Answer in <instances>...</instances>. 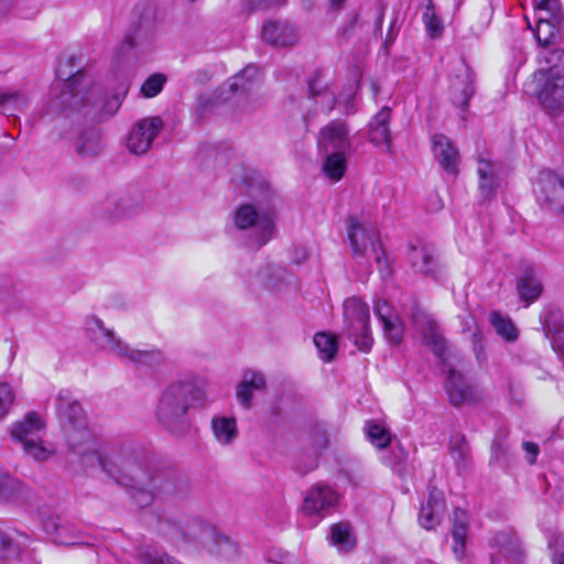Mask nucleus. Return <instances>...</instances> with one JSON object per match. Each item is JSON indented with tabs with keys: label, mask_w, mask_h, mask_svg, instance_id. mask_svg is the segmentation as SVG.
I'll return each instance as SVG.
<instances>
[{
	"label": "nucleus",
	"mask_w": 564,
	"mask_h": 564,
	"mask_svg": "<svg viewBox=\"0 0 564 564\" xmlns=\"http://www.w3.org/2000/svg\"><path fill=\"white\" fill-rule=\"evenodd\" d=\"M101 151V135L95 129L84 131L76 141V152L83 159L96 158Z\"/></svg>",
	"instance_id": "30"
},
{
	"label": "nucleus",
	"mask_w": 564,
	"mask_h": 564,
	"mask_svg": "<svg viewBox=\"0 0 564 564\" xmlns=\"http://www.w3.org/2000/svg\"><path fill=\"white\" fill-rule=\"evenodd\" d=\"M163 127V120L158 116L139 120L127 137V149L137 155L145 154Z\"/></svg>",
	"instance_id": "13"
},
{
	"label": "nucleus",
	"mask_w": 564,
	"mask_h": 564,
	"mask_svg": "<svg viewBox=\"0 0 564 564\" xmlns=\"http://www.w3.org/2000/svg\"><path fill=\"white\" fill-rule=\"evenodd\" d=\"M198 522L200 528L199 533H195L189 529L184 531L169 521H162L160 523V532L172 542L183 541L186 536L200 539L205 535H212L214 538V547L209 550L212 553H215L217 556L226 561L236 556L238 547L234 541L225 535L216 534L214 528L207 523L202 521Z\"/></svg>",
	"instance_id": "11"
},
{
	"label": "nucleus",
	"mask_w": 564,
	"mask_h": 564,
	"mask_svg": "<svg viewBox=\"0 0 564 564\" xmlns=\"http://www.w3.org/2000/svg\"><path fill=\"white\" fill-rule=\"evenodd\" d=\"M517 290L520 299L527 303L525 306H529L540 296L542 292V284L536 278L533 269L529 268L523 271L518 279Z\"/></svg>",
	"instance_id": "29"
},
{
	"label": "nucleus",
	"mask_w": 564,
	"mask_h": 564,
	"mask_svg": "<svg viewBox=\"0 0 564 564\" xmlns=\"http://www.w3.org/2000/svg\"><path fill=\"white\" fill-rule=\"evenodd\" d=\"M348 239L351 256L359 265L368 269L373 260L381 272L388 269L387 258L379 232L372 221L361 216L349 217Z\"/></svg>",
	"instance_id": "7"
},
{
	"label": "nucleus",
	"mask_w": 564,
	"mask_h": 564,
	"mask_svg": "<svg viewBox=\"0 0 564 564\" xmlns=\"http://www.w3.org/2000/svg\"><path fill=\"white\" fill-rule=\"evenodd\" d=\"M338 501V494L329 486L314 485L306 494L302 510L307 516L321 514L333 508Z\"/></svg>",
	"instance_id": "18"
},
{
	"label": "nucleus",
	"mask_w": 564,
	"mask_h": 564,
	"mask_svg": "<svg viewBox=\"0 0 564 564\" xmlns=\"http://www.w3.org/2000/svg\"><path fill=\"white\" fill-rule=\"evenodd\" d=\"M490 322L496 332L506 340H514L518 337V330L510 318L502 316L498 312L490 314Z\"/></svg>",
	"instance_id": "39"
},
{
	"label": "nucleus",
	"mask_w": 564,
	"mask_h": 564,
	"mask_svg": "<svg viewBox=\"0 0 564 564\" xmlns=\"http://www.w3.org/2000/svg\"><path fill=\"white\" fill-rule=\"evenodd\" d=\"M278 200L273 189L269 185H265L263 196L258 199L257 206L253 204H243L235 212V226L239 230L253 229L254 237L250 243L257 249L267 245L275 235V210Z\"/></svg>",
	"instance_id": "6"
},
{
	"label": "nucleus",
	"mask_w": 564,
	"mask_h": 564,
	"mask_svg": "<svg viewBox=\"0 0 564 564\" xmlns=\"http://www.w3.org/2000/svg\"><path fill=\"white\" fill-rule=\"evenodd\" d=\"M264 388V376L258 371L247 370L243 372L242 379L237 386L236 395L243 408L250 409L254 392L262 391Z\"/></svg>",
	"instance_id": "22"
},
{
	"label": "nucleus",
	"mask_w": 564,
	"mask_h": 564,
	"mask_svg": "<svg viewBox=\"0 0 564 564\" xmlns=\"http://www.w3.org/2000/svg\"><path fill=\"white\" fill-rule=\"evenodd\" d=\"M474 82L475 75L473 70L464 62H460L451 79L449 93L452 102L456 108L460 109L459 116L462 119H465L469 100L475 94Z\"/></svg>",
	"instance_id": "16"
},
{
	"label": "nucleus",
	"mask_w": 564,
	"mask_h": 564,
	"mask_svg": "<svg viewBox=\"0 0 564 564\" xmlns=\"http://www.w3.org/2000/svg\"><path fill=\"white\" fill-rule=\"evenodd\" d=\"M369 318V307L360 299L350 297L344 302V322L347 336L352 338L355 345L362 351H369L372 346Z\"/></svg>",
	"instance_id": "10"
},
{
	"label": "nucleus",
	"mask_w": 564,
	"mask_h": 564,
	"mask_svg": "<svg viewBox=\"0 0 564 564\" xmlns=\"http://www.w3.org/2000/svg\"><path fill=\"white\" fill-rule=\"evenodd\" d=\"M317 147L322 153L349 151L351 138L346 122L333 120L324 126L317 137Z\"/></svg>",
	"instance_id": "17"
},
{
	"label": "nucleus",
	"mask_w": 564,
	"mask_h": 564,
	"mask_svg": "<svg viewBox=\"0 0 564 564\" xmlns=\"http://www.w3.org/2000/svg\"><path fill=\"white\" fill-rule=\"evenodd\" d=\"M382 308V313L387 316V317H397L398 315L394 314L390 307V305L386 302V301H382V302H378L377 305H376V313L378 315V317L380 318V311Z\"/></svg>",
	"instance_id": "55"
},
{
	"label": "nucleus",
	"mask_w": 564,
	"mask_h": 564,
	"mask_svg": "<svg viewBox=\"0 0 564 564\" xmlns=\"http://www.w3.org/2000/svg\"><path fill=\"white\" fill-rule=\"evenodd\" d=\"M314 344L322 360L327 362L333 360L338 349L337 338L334 335L325 332L317 333L314 337Z\"/></svg>",
	"instance_id": "35"
},
{
	"label": "nucleus",
	"mask_w": 564,
	"mask_h": 564,
	"mask_svg": "<svg viewBox=\"0 0 564 564\" xmlns=\"http://www.w3.org/2000/svg\"><path fill=\"white\" fill-rule=\"evenodd\" d=\"M549 546L551 549H554V564H564V536H554L550 539Z\"/></svg>",
	"instance_id": "51"
},
{
	"label": "nucleus",
	"mask_w": 564,
	"mask_h": 564,
	"mask_svg": "<svg viewBox=\"0 0 564 564\" xmlns=\"http://www.w3.org/2000/svg\"><path fill=\"white\" fill-rule=\"evenodd\" d=\"M525 91L536 97L540 106L550 117L564 115V77L552 79L544 73H533L524 85Z\"/></svg>",
	"instance_id": "9"
},
{
	"label": "nucleus",
	"mask_w": 564,
	"mask_h": 564,
	"mask_svg": "<svg viewBox=\"0 0 564 564\" xmlns=\"http://www.w3.org/2000/svg\"><path fill=\"white\" fill-rule=\"evenodd\" d=\"M467 530V513L462 509H456L453 513L452 536L454 541L453 553L457 560H462L465 555Z\"/></svg>",
	"instance_id": "25"
},
{
	"label": "nucleus",
	"mask_w": 564,
	"mask_h": 564,
	"mask_svg": "<svg viewBox=\"0 0 564 564\" xmlns=\"http://www.w3.org/2000/svg\"><path fill=\"white\" fill-rule=\"evenodd\" d=\"M308 89L316 108L321 112L329 113L335 108V94L327 88H319L318 79L311 80Z\"/></svg>",
	"instance_id": "31"
},
{
	"label": "nucleus",
	"mask_w": 564,
	"mask_h": 564,
	"mask_svg": "<svg viewBox=\"0 0 564 564\" xmlns=\"http://www.w3.org/2000/svg\"><path fill=\"white\" fill-rule=\"evenodd\" d=\"M15 394L8 383H0V420L7 416L14 402Z\"/></svg>",
	"instance_id": "47"
},
{
	"label": "nucleus",
	"mask_w": 564,
	"mask_h": 564,
	"mask_svg": "<svg viewBox=\"0 0 564 564\" xmlns=\"http://www.w3.org/2000/svg\"><path fill=\"white\" fill-rule=\"evenodd\" d=\"M10 4V0H0V12H4L8 10Z\"/></svg>",
	"instance_id": "57"
},
{
	"label": "nucleus",
	"mask_w": 564,
	"mask_h": 564,
	"mask_svg": "<svg viewBox=\"0 0 564 564\" xmlns=\"http://www.w3.org/2000/svg\"><path fill=\"white\" fill-rule=\"evenodd\" d=\"M409 259L415 272L436 278L437 261L432 250L426 247L412 248Z\"/></svg>",
	"instance_id": "26"
},
{
	"label": "nucleus",
	"mask_w": 564,
	"mask_h": 564,
	"mask_svg": "<svg viewBox=\"0 0 564 564\" xmlns=\"http://www.w3.org/2000/svg\"><path fill=\"white\" fill-rule=\"evenodd\" d=\"M380 321L383 325L386 336L394 344H399L403 335V326L400 322L399 316L387 317L382 310L380 311Z\"/></svg>",
	"instance_id": "44"
},
{
	"label": "nucleus",
	"mask_w": 564,
	"mask_h": 564,
	"mask_svg": "<svg viewBox=\"0 0 564 564\" xmlns=\"http://www.w3.org/2000/svg\"><path fill=\"white\" fill-rule=\"evenodd\" d=\"M210 427L216 442L221 446H230L238 437L234 416L216 415L212 419Z\"/></svg>",
	"instance_id": "24"
},
{
	"label": "nucleus",
	"mask_w": 564,
	"mask_h": 564,
	"mask_svg": "<svg viewBox=\"0 0 564 564\" xmlns=\"http://www.w3.org/2000/svg\"><path fill=\"white\" fill-rule=\"evenodd\" d=\"M166 80L167 78L164 74L154 73L150 75L140 88L141 95L145 98H153L158 96L162 91Z\"/></svg>",
	"instance_id": "42"
},
{
	"label": "nucleus",
	"mask_w": 564,
	"mask_h": 564,
	"mask_svg": "<svg viewBox=\"0 0 564 564\" xmlns=\"http://www.w3.org/2000/svg\"><path fill=\"white\" fill-rule=\"evenodd\" d=\"M494 541L499 546L502 556L518 560L520 555V544L516 536L501 532L495 536Z\"/></svg>",
	"instance_id": "41"
},
{
	"label": "nucleus",
	"mask_w": 564,
	"mask_h": 564,
	"mask_svg": "<svg viewBox=\"0 0 564 564\" xmlns=\"http://www.w3.org/2000/svg\"><path fill=\"white\" fill-rule=\"evenodd\" d=\"M129 88H130V83L127 79H124L120 84L117 93L105 102L104 111L108 115H113L115 112H117V110L121 106L123 98L128 94Z\"/></svg>",
	"instance_id": "45"
},
{
	"label": "nucleus",
	"mask_w": 564,
	"mask_h": 564,
	"mask_svg": "<svg viewBox=\"0 0 564 564\" xmlns=\"http://www.w3.org/2000/svg\"><path fill=\"white\" fill-rule=\"evenodd\" d=\"M324 154L323 171L326 176L335 182L341 180L347 169L346 153L330 152Z\"/></svg>",
	"instance_id": "32"
},
{
	"label": "nucleus",
	"mask_w": 564,
	"mask_h": 564,
	"mask_svg": "<svg viewBox=\"0 0 564 564\" xmlns=\"http://www.w3.org/2000/svg\"><path fill=\"white\" fill-rule=\"evenodd\" d=\"M545 62L549 65L547 68H540L535 73H544L552 76V79L557 77H564V51L554 50L549 53L545 57Z\"/></svg>",
	"instance_id": "40"
},
{
	"label": "nucleus",
	"mask_w": 564,
	"mask_h": 564,
	"mask_svg": "<svg viewBox=\"0 0 564 564\" xmlns=\"http://www.w3.org/2000/svg\"><path fill=\"white\" fill-rule=\"evenodd\" d=\"M56 410L63 421L67 442L72 451L80 456L82 464L100 466L108 477L128 490L137 506L148 507L163 494L171 492V484L156 471L143 469L132 452L122 451L108 457L96 452L83 408L70 391H59Z\"/></svg>",
	"instance_id": "1"
},
{
	"label": "nucleus",
	"mask_w": 564,
	"mask_h": 564,
	"mask_svg": "<svg viewBox=\"0 0 564 564\" xmlns=\"http://www.w3.org/2000/svg\"><path fill=\"white\" fill-rule=\"evenodd\" d=\"M0 106H4L9 111H22L29 105V96L19 90L0 93Z\"/></svg>",
	"instance_id": "38"
},
{
	"label": "nucleus",
	"mask_w": 564,
	"mask_h": 564,
	"mask_svg": "<svg viewBox=\"0 0 564 564\" xmlns=\"http://www.w3.org/2000/svg\"><path fill=\"white\" fill-rule=\"evenodd\" d=\"M367 440L377 448H386L391 443L389 431L381 424L367 422L365 425Z\"/></svg>",
	"instance_id": "36"
},
{
	"label": "nucleus",
	"mask_w": 564,
	"mask_h": 564,
	"mask_svg": "<svg viewBox=\"0 0 564 564\" xmlns=\"http://www.w3.org/2000/svg\"><path fill=\"white\" fill-rule=\"evenodd\" d=\"M259 76L258 67L248 65L239 74L231 77L229 80V88L232 93L246 91L251 86L252 82Z\"/></svg>",
	"instance_id": "37"
},
{
	"label": "nucleus",
	"mask_w": 564,
	"mask_h": 564,
	"mask_svg": "<svg viewBox=\"0 0 564 564\" xmlns=\"http://www.w3.org/2000/svg\"><path fill=\"white\" fill-rule=\"evenodd\" d=\"M564 191V171L556 175L551 171H542L534 185V193L539 204L564 217L562 193Z\"/></svg>",
	"instance_id": "12"
},
{
	"label": "nucleus",
	"mask_w": 564,
	"mask_h": 564,
	"mask_svg": "<svg viewBox=\"0 0 564 564\" xmlns=\"http://www.w3.org/2000/svg\"><path fill=\"white\" fill-rule=\"evenodd\" d=\"M544 329L551 338L553 349L564 357V324L558 311H551L544 316Z\"/></svg>",
	"instance_id": "27"
},
{
	"label": "nucleus",
	"mask_w": 564,
	"mask_h": 564,
	"mask_svg": "<svg viewBox=\"0 0 564 564\" xmlns=\"http://www.w3.org/2000/svg\"><path fill=\"white\" fill-rule=\"evenodd\" d=\"M474 324V318L471 316H467L464 321V330H471V326Z\"/></svg>",
	"instance_id": "56"
},
{
	"label": "nucleus",
	"mask_w": 564,
	"mask_h": 564,
	"mask_svg": "<svg viewBox=\"0 0 564 564\" xmlns=\"http://www.w3.org/2000/svg\"><path fill=\"white\" fill-rule=\"evenodd\" d=\"M310 443L313 447L314 453H318L327 447L328 440L326 433L322 429H316L310 434Z\"/></svg>",
	"instance_id": "50"
},
{
	"label": "nucleus",
	"mask_w": 564,
	"mask_h": 564,
	"mask_svg": "<svg viewBox=\"0 0 564 564\" xmlns=\"http://www.w3.org/2000/svg\"><path fill=\"white\" fill-rule=\"evenodd\" d=\"M42 525L46 534L57 544L70 545L75 541L67 533V528L64 527L58 517L48 516L42 520Z\"/></svg>",
	"instance_id": "33"
},
{
	"label": "nucleus",
	"mask_w": 564,
	"mask_h": 564,
	"mask_svg": "<svg viewBox=\"0 0 564 564\" xmlns=\"http://www.w3.org/2000/svg\"><path fill=\"white\" fill-rule=\"evenodd\" d=\"M20 486L18 481L7 474L0 473V500L11 501Z\"/></svg>",
	"instance_id": "46"
},
{
	"label": "nucleus",
	"mask_w": 564,
	"mask_h": 564,
	"mask_svg": "<svg viewBox=\"0 0 564 564\" xmlns=\"http://www.w3.org/2000/svg\"><path fill=\"white\" fill-rule=\"evenodd\" d=\"M536 15V25L533 30L535 40L541 47L551 46L557 36L558 25L563 20L561 2L557 1V10H551L549 3L533 6Z\"/></svg>",
	"instance_id": "14"
},
{
	"label": "nucleus",
	"mask_w": 564,
	"mask_h": 564,
	"mask_svg": "<svg viewBox=\"0 0 564 564\" xmlns=\"http://www.w3.org/2000/svg\"><path fill=\"white\" fill-rule=\"evenodd\" d=\"M410 318L413 327L423 337V340L430 346L433 354L438 357L447 371V381L445 389L449 401L454 405H460L474 399L473 388L465 381L464 377L452 368L446 357L447 346L440 333V327L434 318L422 307L414 305L411 310Z\"/></svg>",
	"instance_id": "2"
},
{
	"label": "nucleus",
	"mask_w": 564,
	"mask_h": 564,
	"mask_svg": "<svg viewBox=\"0 0 564 564\" xmlns=\"http://www.w3.org/2000/svg\"><path fill=\"white\" fill-rule=\"evenodd\" d=\"M204 400L198 382L193 379L175 381L162 392L156 406V416L170 432L182 433L188 425L187 412Z\"/></svg>",
	"instance_id": "4"
},
{
	"label": "nucleus",
	"mask_w": 564,
	"mask_h": 564,
	"mask_svg": "<svg viewBox=\"0 0 564 564\" xmlns=\"http://www.w3.org/2000/svg\"><path fill=\"white\" fill-rule=\"evenodd\" d=\"M330 542L338 547L339 551L348 552L355 546V539L350 532L348 524L336 523L330 528Z\"/></svg>",
	"instance_id": "34"
},
{
	"label": "nucleus",
	"mask_w": 564,
	"mask_h": 564,
	"mask_svg": "<svg viewBox=\"0 0 564 564\" xmlns=\"http://www.w3.org/2000/svg\"><path fill=\"white\" fill-rule=\"evenodd\" d=\"M138 206L124 192L107 193L97 204L98 216L110 223L130 218L137 214Z\"/></svg>",
	"instance_id": "15"
},
{
	"label": "nucleus",
	"mask_w": 564,
	"mask_h": 564,
	"mask_svg": "<svg viewBox=\"0 0 564 564\" xmlns=\"http://www.w3.org/2000/svg\"><path fill=\"white\" fill-rule=\"evenodd\" d=\"M19 547L13 540L0 530V563L18 555Z\"/></svg>",
	"instance_id": "48"
},
{
	"label": "nucleus",
	"mask_w": 564,
	"mask_h": 564,
	"mask_svg": "<svg viewBox=\"0 0 564 564\" xmlns=\"http://www.w3.org/2000/svg\"><path fill=\"white\" fill-rule=\"evenodd\" d=\"M449 454L457 468L466 466L469 455V447L464 437H456L451 440Z\"/></svg>",
	"instance_id": "43"
},
{
	"label": "nucleus",
	"mask_w": 564,
	"mask_h": 564,
	"mask_svg": "<svg viewBox=\"0 0 564 564\" xmlns=\"http://www.w3.org/2000/svg\"><path fill=\"white\" fill-rule=\"evenodd\" d=\"M85 334L96 348L135 365L155 368L164 360V356L159 349H138L123 343L116 336L113 329L106 327L99 317L89 316L86 318Z\"/></svg>",
	"instance_id": "5"
},
{
	"label": "nucleus",
	"mask_w": 564,
	"mask_h": 564,
	"mask_svg": "<svg viewBox=\"0 0 564 564\" xmlns=\"http://www.w3.org/2000/svg\"><path fill=\"white\" fill-rule=\"evenodd\" d=\"M346 0H330V4L333 8H340L343 6V3L345 2Z\"/></svg>",
	"instance_id": "58"
},
{
	"label": "nucleus",
	"mask_w": 564,
	"mask_h": 564,
	"mask_svg": "<svg viewBox=\"0 0 564 564\" xmlns=\"http://www.w3.org/2000/svg\"><path fill=\"white\" fill-rule=\"evenodd\" d=\"M444 511L445 502L442 492L433 489L430 492L427 502L420 510L419 522L424 529L431 530L440 523Z\"/></svg>",
	"instance_id": "23"
},
{
	"label": "nucleus",
	"mask_w": 564,
	"mask_h": 564,
	"mask_svg": "<svg viewBox=\"0 0 564 564\" xmlns=\"http://www.w3.org/2000/svg\"><path fill=\"white\" fill-rule=\"evenodd\" d=\"M283 3L284 0H246V4L250 10H267Z\"/></svg>",
	"instance_id": "52"
},
{
	"label": "nucleus",
	"mask_w": 564,
	"mask_h": 564,
	"mask_svg": "<svg viewBox=\"0 0 564 564\" xmlns=\"http://www.w3.org/2000/svg\"><path fill=\"white\" fill-rule=\"evenodd\" d=\"M433 152L436 161L448 174L458 172L459 154L448 137L435 134L432 138Z\"/></svg>",
	"instance_id": "19"
},
{
	"label": "nucleus",
	"mask_w": 564,
	"mask_h": 564,
	"mask_svg": "<svg viewBox=\"0 0 564 564\" xmlns=\"http://www.w3.org/2000/svg\"><path fill=\"white\" fill-rule=\"evenodd\" d=\"M390 109L383 107L369 122L368 140L376 147H386V151L391 150L390 137Z\"/></svg>",
	"instance_id": "21"
},
{
	"label": "nucleus",
	"mask_w": 564,
	"mask_h": 564,
	"mask_svg": "<svg viewBox=\"0 0 564 564\" xmlns=\"http://www.w3.org/2000/svg\"><path fill=\"white\" fill-rule=\"evenodd\" d=\"M45 422L35 412L28 413L22 421L15 422L11 429V436L22 445L25 455L34 460H46L53 453L51 444L43 441Z\"/></svg>",
	"instance_id": "8"
},
{
	"label": "nucleus",
	"mask_w": 564,
	"mask_h": 564,
	"mask_svg": "<svg viewBox=\"0 0 564 564\" xmlns=\"http://www.w3.org/2000/svg\"><path fill=\"white\" fill-rule=\"evenodd\" d=\"M68 67H72L70 59L58 64L51 86L50 98L55 110H79L93 105L99 95V88L83 72Z\"/></svg>",
	"instance_id": "3"
},
{
	"label": "nucleus",
	"mask_w": 564,
	"mask_h": 564,
	"mask_svg": "<svg viewBox=\"0 0 564 564\" xmlns=\"http://www.w3.org/2000/svg\"><path fill=\"white\" fill-rule=\"evenodd\" d=\"M497 166L495 163L488 160H479L478 162V175H479V192L484 200L491 198L497 189Z\"/></svg>",
	"instance_id": "28"
},
{
	"label": "nucleus",
	"mask_w": 564,
	"mask_h": 564,
	"mask_svg": "<svg viewBox=\"0 0 564 564\" xmlns=\"http://www.w3.org/2000/svg\"><path fill=\"white\" fill-rule=\"evenodd\" d=\"M423 21L426 25V29L432 33H440L442 31L441 20L436 17L434 12V7L432 1H429V4L423 13Z\"/></svg>",
	"instance_id": "49"
},
{
	"label": "nucleus",
	"mask_w": 564,
	"mask_h": 564,
	"mask_svg": "<svg viewBox=\"0 0 564 564\" xmlns=\"http://www.w3.org/2000/svg\"><path fill=\"white\" fill-rule=\"evenodd\" d=\"M310 257V250L305 246L295 247L293 250L292 259L296 264L305 262Z\"/></svg>",
	"instance_id": "53"
},
{
	"label": "nucleus",
	"mask_w": 564,
	"mask_h": 564,
	"mask_svg": "<svg viewBox=\"0 0 564 564\" xmlns=\"http://www.w3.org/2000/svg\"><path fill=\"white\" fill-rule=\"evenodd\" d=\"M523 449L527 452L528 460L530 464L535 463L536 456L539 454V446L532 442H524Z\"/></svg>",
	"instance_id": "54"
},
{
	"label": "nucleus",
	"mask_w": 564,
	"mask_h": 564,
	"mask_svg": "<svg viewBox=\"0 0 564 564\" xmlns=\"http://www.w3.org/2000/svg\"><path fill=\"white\" fill-rule=\"evenodd\" d=\"M263 40L273 46L293 45L299 36L296 29L285 21H268L262 26Z\"/></svg>",
	"instance_id": "20"
}]
</instances>
